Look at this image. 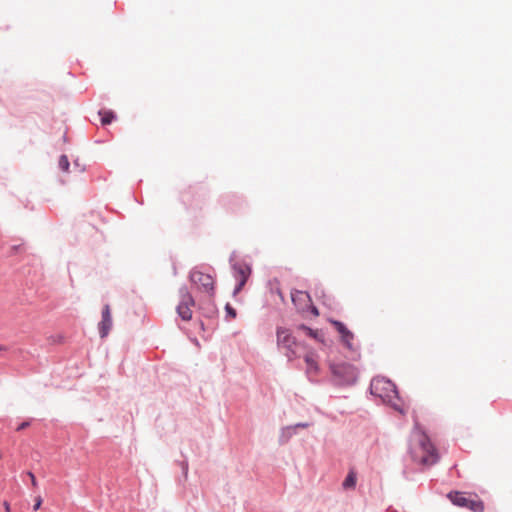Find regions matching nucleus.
<instances>
[{
    "label": "nucleus",
    "mask_w": 512,
    "mask_h": 512,
    "mask_svg": "<svg viewBox=\"0 0 512 512\" xmlns=\"http://www.w3.org/2000/svg\"><path fill=\"white\" fill-rule=\"evenodd\" d=\"M331 370L333 375L338 379L339 384H352L357 379L356 369L346 363L332 365Z\"/></svg>",
    "instance_id": "nucleus-5"
},
{
    "label": "nucleus",
    "mask_w": 512,
    "mask_h": 512,
    "mask_svg": "<svg viewBox=\"0 0 512 512\" xmlns=\"http://www.w3.org/2000/svg\"><path fill=\"white\" fill-rule=\"evenodd\" d=\"M300 330H303L309 337L314 338L319 342H323V334L318 330H312L311 328L301 325Z\"/></svg>",
    "instance_id": "nucleus-13"
},
{
    "label": "nucleus",
    "mask_w": 512,
    "mask_h": 512,
    "mask_svg": "<svg viewBox=\"0 0 512 512\" xmlns=\"http://www.w3.org/2000/svg\"><path fill=\"white\" fill-rule=\"evenodd\" d=\"M313 313H314L315 315H318V311H317V309H316L315 307H313Z\"/></svg>",
    "instance_id": "nucleus-23"
},
{
    "label": "nucleus",
    "mask_w": 512,
    "mask_h": 512,
    "mask_svg": "<svg viewBox=\"0 0 512 512\" xmlns=\"http://www.w3.org/2000/svg\"><path fill=\"white\" fill-rule=\"evenodd\" d=\"M297 426L298 427H307L308 425L307 424H298Z\"/></svg>",
    "instance_id": "nucleus-24"
},
{
    "label": "nucleus",
    "mask_w": 512,
    "mask_h": 512,
    "mask_svg": "<svg viewBox=\"0 0 512 512\" xmlns=\"http://www.w3.org/2000/svg\"><path fill=\"white\" fill-rule=\"evenodd\" d=\"M27 474H28V476H29V477H30V479H31V484H32V486H33V487H37V484H38V483H37V480H36V478H35L34 474H33L32 472H28Z\"/></svg>",
    "instance_id": "nucleus-19"
},
{
    "label": "nucleus",
    "mask_w": 512,
    "mask_h": 512,
    "mask_svg": "<svg viewBox=\"0 0 512 512\" xmlns=\"http://www.w3.org/2000/svg\"><path fill=\"white\" fill-rule=\"evenodd\" d=\"M331 324L341 336V340L349 349L353 348L354 334L340 321L332 320Z\"/></svg>",
    "instance_id": "nucleus-9"
},
{
    "label": "nucleus",
    "mask_w": 512,
    "mask_h": 512,
    "mask_svg": "<svg viewBox=\"0 0 512 512\" xmlns=\"http://www.w3.org/2000/svg\"><path fill=\"white\" fill-rule=\"evenodd\" d=\"M410 454L413 461L425 466L434 465L439 460L437 449L429 437L417 426L411 435Z\"/></svg>",
    "instance_id": "nucleus-1"
},
{
    "label": "nucleus",
    "mask_w": 512,
    "mask_h": 512,
    "mask_svg": "<svg viewBox=\"0 0 512 512\" xmlns=\"http://www.w3.org/2000/svg\"><path fill=\"white\" fill-rule=\"evenodd\" d=\"M304 360L307 366L306 371L308 374H315L318 372V362L314 352H307L304 356Z\"/></svg>",
    "instance_id": "nucleus-12"
},
{
    "label": "nucleus",
    "mask_w": 512,
    "mask_h": 512,
    "mask_svg": "<svg viewBox=\"0 0 512 512\" xmlns=\"http://www.w3.org/2000/svg\"><path fill=\"white\" fill-rule=\"evenodd\" d=\"M291 299L295 307L299 311H306L309 307H311V297L305 291L294 290L291 292Z\"/></svg>",
    "instance_id": "nucleus-8"
},
{
    "label": "nucleus",
    "mask_w": 512,
    "mask_h": 512,
    "mask_svg": "<svg viewBox=\"0 0 512 512\" xmlns=\"http://www.w3.org/2000/svg\"><path fill=\"white\" fill-rule=\"evenodd\" d=\"M371 393L379 397L383 402L395 405L398 398V392L395 384L384 377H377L371 381Z\"/></svg>",
    "instance_id": "nucleus-2"
},
{
    "label": "nucleus",
    "mask_w": 512,
    "mask_h": 512,
    "mask_svg": "<svg viewBox=\"0 0 512 512\" xmlns=\"http://www.w3.org/2000/svg\"><path fill=\"white\" fill-rule=\"evenodd\" d=\"M236 271V279L238 280V285L235 288V294L238 293L243 288L251 273L250 268L247 266H239Z\"/></svg>",
    "instance_id": "nucleus-11"
},
{
    "label": "nucleus",
    "mask_w": 512,
    "mask_h": 512,
    "mask_svg": "<svg viewBox=\"0 0 512 512\" xmlns=\"http://www.w3.org/2000/svg\"><path fill=\"white\" fill-rule=\"evenodd\" d=\"M6 348L4 346H0V351H5Z\"/></svg>",
    "instance_id": "nucleus-25"
},
{
    "label": "nucleus",
    "mask_w": 512,
    "mask_h": 512,
    "mask_svg": "<svg viewBox=\"0 0 512 512\" xmlns=\"http://www.w3.org/2000/svg\"><path fill=\"white\" fill-rule=\"evenodd\" d=\"M226 311L232 318L236 317V311L230 305H226Z\"/></svg>",
    "instance_id": "nucleus-18"
},
{
    "label": "nucleus",
    "mask_w": 512,
    "mask_h": 512,
    "mask_svg": "<svg viewBox=\"0 0 512 512\" xmlns=\"http://www.w3.org/2000/svg\"><path fill=\"white\" fill-rule=\"evenodd\" d=\"M182 470H183L184 476L187 477V474H188V464L186 462L182 463Z\"/></svg>",
    "instance_id": "nucleus-21"
},
{
    "label": "nucleus",
    "mask_w": 512,
    "mask_h": 512,
    "mask_svg": "<svg viewBox=\"0 0 512 512\" xmlns=\"http://www.w3.org/2000/svg\"><path fill=\"white\" fill-rule=\"evenodd\" d=\"M448 498L451 502L459 507L468 508L473 512H483V502L477 497H471L463 492H451L448 494Z\"/></svg>",
    "instance_id": "nucleus-4"
},
{
    "label": "nucleus",
    "mask_w": 512,
    "mask_h": 512,
    "mask_svg": "<svg viewBox=\"0 0 512 512\" xmlns=\"http://www.w3.org/2000/svg\"><path fill=\"white\" fill-rule=\"evenodd\" d=\"M99 114L101 116V122L103 125L110 124L115 117L112 111L107 110L100 111Z\"/></svg>",
    "instance_id": "nucleus-14"
},
{
    "label": "nucleus",
    "mask_w": 512,
    "mask_h": 512,
    "mask_svg": "<svg viewBox=\"0 0 512 512\" xmlns=\"http://www.w3.org/2000/svg\"><path fill=\"white\" fill-rule=\"evenodd\" d=\"M180 296L181 300L177 306V313L184 321H188L192 318L191 308L194 306L195 302L192 295L186 289L180 290Z\"/></svg>",
    "instance_id": "nucleus-6"
},
{
    "label": "nucleus",
    "mask_w": 512,
    "mask_h": 512,
    "mask_svg": "<svg viewBox=\"0 0 512 512\" xmlns=\"http://www.w3.org/2000/svg\"><path fill=\"white\" fill-rule=\"evenodd\" d=\"M69 160L66 155H62L59 159V167L62 171L68 172L69 170Z\"/></svg>",
    "instance_id": "nucleus-16"
},
{
    "label": "nucleus",
    "mask_w": 512,
    "mask_h": 512,
    "mask_svg": "<svg viewBox=\"0 0 512 512\" xmlns=\"http://www.w3.org/2000/svg\"><path fill=\"white\" fill-rule=\"evenodd\" d=\"M112 327V316L109 305H105L102 310V320L99 323V333L102 338L109 334Z\"/></svg>",
    "instance_id": "nucleus-10"
},
{
    "label": "nucleus",
    "mask_w": 512,
    "mask_h": 512,
    "mask_svg": "<svg viewBox=\"0 0 512 512\" xmlns=\"http://www.w3.org/2000/svg\"><path fill=\"white\" fill-rule=\"evenodd\" d=\"M29 425H30V422H28V421L22 422V423H21V424L16 428V430H17V431H21V430H23V429H25V428L29 427Z\"/></svg>",
    "instance_id": "nucleus-20"
},
{
    "label": "nucleus",
    "mask_w": 512,
    "mask_h": 512,
    "mask_svg": "<svg viewBox=\"0 0 512 512\" xmlns=\"http://www.w3.org/2000/svg\"><path fill=\"white\" fill-rule=\"evenodd\" d=\"M355 484H356V475H355V473L350 472L347 475L346 479L344 480L343 486H344V488H352L355 486Z\"/></svg>",
    "instance_id": "nucleus-15"
},
{
    "label": "nucleus",
    "mask_w": 512,
    "mask_h": 512,
    "mask_svg": "<svg viewBox=\"0 0 512 512\" xmlns=\"http://www.w3.org/2000/svg\"><path fill=\"white\" fill-rule=\"evenodd\" d=\"M277 343L281 348L285 349V354L289 359L299 356L300 344L295 340L288 329L278 328Z\"/></svg>",
    "instance_id": "nucleus-3"
},
{
    "label": "nucleus",
    "mask_w": 512,
    "mask_h": 512,
    "mask_svg": "<svg viewBox=\"0 0 512 512\" xmlns=\"http://www.w3.org/2000/svg\"><path fill=\"white\" fill-rule=\"evenodd\" d=\"M4 507L6 512H10V504L7 501L4 502Z\"/></svg>",
    "instance_id": "nucleus-22"
},
{
    "label": "nucleus",
    "mask_w": 512,
    "mask_h": 512,
    "mask_svg": "<svg viewBox=\"0 0 512 512\" xmlns=\"http://www.w3.org/2000/svg\"><path fill=\"white\" fill-rule=\"evenodd\" d=\"M191 281L201 290L210 295L214 292V279L211 275L201 271H193L190 274Z\"/></svg>",
    "instance_id": "nucleus-7"
},
{
    "label": "nucleus",
    "mask_w": 512,
    "mask_h": 512,
    "mask_svg": "<svg viewBox=\"0 0 512 512\" xmlns=\"http://www.w3.org/2000/svg\"><path fill=\"white\" fill-rule=\"evenodd\" d=\"M42 502H43V500H42L41 496L35 497V504L33 506L34 511H37L40 509Z\"/></svg>",
    "instance_id": "nucleus-17"
}]
</instances>
